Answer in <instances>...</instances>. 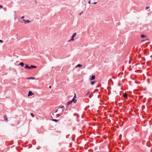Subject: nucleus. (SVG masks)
Here are the masks:
<instances>
[{"mask_svg":"<svg viewBox=\"0 0 152 152\" xmlns=\"http://www.w3.org/2000/svg\"><path fill=\"white\" fill-rule=\"evenodd\" d=\"M49 88H51V86H49Z\"/></svg>","mask_w":152,"mask_h":152,"instance_id":"bb28decb","label":"nucleus"},{"mask_svg":"<svg viewBox=\"0 0 152 152\" xmlns=\"http://www.w3.org/2000/svg\"><path fill=\"white\" fill-rule=\"evenodd\" d=\"M19 65H21L22 66H24V64L23 62H21L19 64Z\"/></svg>","mask_w":152,"mask_h":152,"instance_id":"f8f14e48","label":"nucleus"},{"mask_svg":"<svg viewBox=\"0 0 152 152\" xmlns=\"http://www.w3.org/2000/svg\"><path fill=\"white\" fill-rule=\"evenodd\" d=\"M96 3H97V2H94V3H93V4H96Z\"/></svg>","mask_w":152,"mask_h":152,"instance_id":"5701e85b","label":"nucleus"},{"mask_svg":"<svg viewBox=\"0 0 152 152\" xmlns=\"http://www.w3.org/2000/svg\"><path fill=\"white\" fill-rule=\"evenodd\" d=\"M74 94H75V96H74V97L73 98L76 99V98H77L76 94L75 93Z\"/></svg>","mask_w":152,"mask_h":152,"instance_id":"dca6fc26","label":"nucleus"},{"mask_svg":"<svg viewBox=\"0 0 152 152\" xmlns=\"http://www.w3.org/2000/svg\"><path fill=\"white\" fill-rule=\"evenodd\" d=\"M90 93V92H88L87 94H86V96H87Z\"/></svg>","mask_w":152,"mask_h":152,"instance_id":"aec40b11","label":"nucleus"},{"mask_svg":"<svg viewBox=\"0 0 152 152\" xmlns=\"http://www.w3.org/2000/svg\"><path fill=\"white\" fill-rule=\"evenodd\" d=\"M58 110H56V111L55 112V113H57V112H58Z\"/></svg>","mask_w":152,"mask_h":152,"instance_id":"a878e982","label":"nucleus"},{"mask_svg":"<svg viewBox=\"0 0 152 152\" xmlns=\"http://www.w3.org/2000/svg\"><path fill=\"white\" fill-rule=\"evenodd\" d=\"M3 42V41L2 40H0V42L2 43Z\"/></svg>","mask_w":152,"mask_h":152,"instance_id":"412c9836","label":"nucleus"},{"mask_svg":"<svg viewBox=\"0 0 152 152\" xmlns=\"http://www.w3.org/2000/svg\"><path fill=\"white\" fill-rule=\"evenodd\" d=\"M33 94L31 91H29L28 96H31Z\"/></svg>","mask_w":152,"mask_h":152,"instance_id":"20e7f679","label":"nucleus"},{"mask_svg":"<svg viewBox=\"0 0 152 152\" xmlns=\"http://www.w3.org/2000/svg\"><path fill=\"white\" fill-rule=\"evenodd\" d=\"M23 20L24 21V23L25 24L29 23L30 22V21L28 20H26L24 19H23Z\"/></svg>","mask_w":152,"mask_h":152,"instance_id":"7ed1b4c3","label":"nucleus"},{"mask_svg":"<svg viewBox=\"0 0 152 152\" xmlns=\"http://www.w3.org/2000/svg\"><path fill=\"white\" fill-rule=\"evenodd\" d=\"M123 96L125 98H127V94L126 93H125L123 95Z\"/></svg>","mask_w":152,"mask_h":152,"instance_id":"9d476101","label":"nucleus"},{"mask_svg":"<svg viewBox=\"0 0 152 152\" xmlns=\"http://www.w3.org/2000/svg\"><path fill=\"white\" fill-rule=\"evenodd\" d=\"M146 37V36L144 35H141V37L142 38H145V37Z\"/></svg>","mask_w":152,"mask_h":152,"instance_id":"2eb2a0df","label":"nucleus"},{"mask_svg":"<svg viewBox=\"0 0 152 152\" xmlns=\"http://www.w3.org/2000/svg\"><path fill=\"white\" fill-rule=\"evenodd\" d=\"M37 67L35 66L31 65V66H29L28 65H26V66L25 67V68H28L29 69H30L31 68H36Z\"/></svg>","mask_w":152,"mask_h":152,"instance_id":"f257e3e1","label":"nucleus"},{"mask_svg":"<svg viewBox=\"0 0 152 152\" xmlns=\"http://www.w3.org/2000/svg\"><path fill=\"white\" fill-rule=\"evenodd\" d=\"M88 3L89 4H90V0L89 1H88Z\"/></svg>","mask_w":152,"mask_h":152,"instance_id":"393cba45","label":"nucleus"},{"mask_svg":"<svg viewBox=\"0 0 152 152\" xmlns=\"http://www.w3.org/2000/svg\"><path fill=\"white\" fill-rule=\"evenodd\" d=\"M82 65H81V64H78L77 65V66H76V67H81L82 66Z\"/></svg>","mask_w":152,"mask_h":152,"instance_id":"9b49d317","label":"nucleus"},{"mask_svg":"<svg viewBox=\"0 0 152 152\" xmlns=\"http://www.w3.org/2000/svg\"><path fill=\"white\" fill-rule=\"evenodd\" d=\"M76 35V33H74L73 35L72 36L71 39H70V41H74V38L75 36Z\"/></svg>","mask_w":152,"mask_h":152,"instance_id":"f03ea898","label":"nucleus"},{"mask_svg":"<svg viewBox=\"0 0 152 152\" xmlns=\"http://www.w3.org/2000/svg\"><path fill=\"white\" fill-rule=\"evenodd\" d=\"M4 118L5 121H7V116L6 115H5L4 116Z\"/></svg>","mask_w":152,"mask_h":152,"instance_id":"423d86ee","label":"nucleus"},{"mask_svg":"<svg viewBox=\"0 0 152 152\" xmlns=\"http://www.w3.org/2000/svg\"><path fill=\"white\" fill-rule=\"evenodd\" d=\"M82 13H83V12H81V13H80V14H79V15H81V14H82Z\"/></svg>","mask_w":152,"mask_h":152,"instance_id":"b1692460","label":"nucleus"},{"mask_svg":"<svg viewBox=\"0 0 152 152\" xmlns=\"http://www.w3.org/2000/svg\"><path fill=\"white\" fill-rule=\"evenodd\" d=\"M24 18V17L23 16H22L21 17V18L22 19H23V18Z\"/></svg>","mask_w":152,"mask_h":152,"instance_id":"6ab92c4d","label":"nucleus"},{"mask_svg":"<svg viewBox=\"0 0 152 152\" xmlns=\"http://www.w3.org/2000/svg\"><path fill=\"white\" fill-rule=\"evenodd\" d=\"M72 101V102L74 103H75L77 102V100L76 99L74 98H73Z\"/></svg>","mask_w":152,"mask_h":152,"instance_id":"0eeeda50","label":"nucleus"},{"mask_svg":"<svg viewBox=\"0 0 152 152\" xmlns=\"http://www.w3.org/2000/svg\"><path fill=\"white\" fill-rule=\"evenodd\" d=\"M2 5H0V9H1V8H2Z\"/></svg>","mask_w":152,"mask_h":152,"instance_id":"4be33fe9","label":"nucleus"},{"mask_svg":"<svg viewBox=\"0 0 152 152\" xmlns=\"http://www.w3.org/2000/svg\"><path fill=\"white\" fill-rule=\"evenodd\" d=\"M52 121H55L56 122H58V120H57L55 119H53L52 120Z\"/></svg>","mask_w":152,"mask_h":152,"instance_id":"4468645a","label":"nucleus"},{"mask_svg":"<svg viewBox=\"0 0 152 152\" xmlns=\"http://www.w3.org/2000/svg\"><path fill=\"white\" fill-rule=\"evenodd\" d=\"M27 79H31V80H34L35 79V78L34 77H30L28 78H27Z\"/></svg>","mask_w":152,"mask_h":152,"instance_id":"6e6552de","label":"nucleus"},{"mask_svg":"<svg viewBox=\"0 0 152 152\" xmlns=\"http://www.w3.org/2000/svg\"><path fill=\"white\" fill-rule=\"evenodd\" d=\"M95 83V81H93L91 82V85H93Z\"/></svg>","mask_w":152,"mask_h":152,"instance_id":"ddd939ff","label":"nucleus"},{"mask_svg":"<svg viewBox=\"0 0 152 152\" xmlns=\"http://www.w3.org/2000/svg\"><path fill=\"white\" fill-rule=\"evenodd\" d=\"M31 116L33 117H34V115H33V114L32 113H31Z\"/></svg>","mask_w":152,"mask_h":152,"instance_id":"f3484780","label":"nucleus"},{"mask_svg":"<svg viewBox=\"0 0 152 152\" xmlns=\"http://www.w3.org/2000/svg\"><path fill=\"white\" fill-rule=\"evenodd\" d=\"M150 7H146V10L149 9V8Z\"/></svg>","mask_w":152,"mask_h":152,"instance_id":"a211bd4d","label":"nucleus"},{"mask_svg":"<svg viewBox=\"0 0 152 152\" xmlns=\"http://www.w3.org/2000/svg\"><path fill=\"white\" fill-rule=\"evenodd\" d=\"M72 101H70L68 102V103H67V104L68 105L72 103Z\"/></svg>","mask_w":152,"mask_h":152,"instance_id":"1a4fd4ad","label":"nucleus"},{"mask_svg":"<svg viewBox=\"0 0 152 152\" xmlns=\"http://www.w3.org/2000/svg\"><path fill=\"white\" fill-rule=\"evenodd\" d=\"M64 107V106H62V107H61V108H63Z\"/></svg>","mask_w":152,"mask_h":152,"instance_id":"cd10ccee","label":"nucleus"},{"mask_svg":"<svg viewBox=\"0 0 152 152\" xmlns=\"http://www.w3.org/2000/svg\"><path fill=\"white\" fill-rule=\"evenodd\" d=\"M95 78V75H92L90 79V80H92L94 79Z\"/></svg>","mask_w":152,"mask_h":152,"instance_id":"39448f33","label":"nucleus"}]
</instances>
